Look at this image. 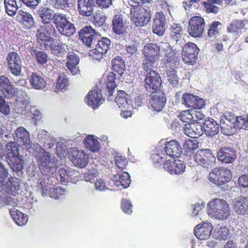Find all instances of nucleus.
I'll use <instances>...</instances> for the list:
<instances>
[{"label": "nucleus", "instance_id": "obj_1", "mask_svg": "<svg viewBox=\"0 0 248 248\" xmlns=\"http://www.w3.org/2000/svg\"><path fill=\"white\" fill-rule=\"evenodd\" d=\"M209 215L220 220L226 219L230 216L228 205L224 200L214 199L208 204Z\"/></svg>", "mask_w": 248, "mask_h": 248}, {"label": "nucleus", "instance_id": "obj_2", "mask_svg": "<svg viewBox=\"0 0 248 248\" xmlns=\"http://www.w3.org/2000/svg\"><path fill=\"white\" fill-rule=\"evenodd\" d=\"M231 170L225 167H216L209 173L208 178L213 184L220 186H224L232 179Z\"/></svg>", "mask_w": 248, "mask_h": 248}, {"label": "nucleus", "instance_id": "obj_3", "mask_svg": "<svg viewBox=\"0 0 248 248\" xmlns=\"http://www.w3.org/2000/svg\"><path fill=\"white\" fill-rule=\"evenodd\" d=\"M132 6L130 16L132 22L137 26L141 27L147 25L151 20L150 13L140 5H134L130 3Z\"/></svg>", "mask_w": 248, "mask_h": 248}, {"label": "nucleus", "instance_id": "obj_4", "mask_svg": "<svg viewBox=\"0 0 248 248\" xmlns=\"http://www.w3.org/2000/svg\"><path fill=\"white\" fill-rule=\"evenodd\" d=\"M200 49L196 44L189 42L182 47V59L183 62L188 65H193L196 63Z\"/></svg>", "mask_w": 248, "mask_h": 248}, {"label": "nucleus", "instance_id": "obj_5", "mask_svg": "<svg viewBox=\"0 0 248 248\" xmlns=\"http://www.w3.org/2000/svg\"><path fill=\"white\" fill-rule=\"evenodd\" d=\"M195 161L204 168H211L216 162V157L212 151L208 149L198 150L194 156Z\"/></svg>", "mask_w": 248, "mask_h": 248}, {"label": "nucleus", "instance_id": "obj_6", "mask_svg": "<svg viewBox=\"0 0 248 248\" xmlns=\"http://www.w3.org/2000/svg\"><path fill=\"white\" fill-rule=\"evenodd\" d=\"M205 23L204 19L200 16H192L188 22V32L194 38L202 36L204 31Z\"/></svg>", "mask_w": 248, "mask_h": 248}, {"label": "nucleus", "instance_id": "obj_7", "mask_svg": "<svg viewBox=\"0 0 248 248\" xmlns=\"http://www.w3.org/2000/svg\"><path fill=\"white\" fill-rule=\"evenodd\" d=\"M7 69L15 76H19L21 72L22 61L17 53L12 51L9 52L6 57Z\"/></svg>", "mask_w": 248, "mask_h": 248}, {"label": "nucleus", "instance_id": "obj_8", "mask_svg": "<svg viewBox=\"0 0 248 248\" xmlns=\"http://www.w3.org/2000/svg\"><path fill=\"white\" fill-rule=\"evenodd\" d=\"M110 45V40L106 37H103L98 41L95 48L91 49L89 52L90 56L93 59L100 60L106 54Z\"/></svg>", "mask_w": 248, "mask_h": 248}, {"label": "nucleus", "instance_id": "obj_9", "mask_svg": "<svg viewBox=\"0 0 248 248\" xmlns=\"http://www.w3.org/2000/svg\"><path fill=\"white\" fill-rule=\"evenodd\" d=\"M0 92L3 98L12 99L16 93V89L8 78L4 75L0 76Z\"/></svg>", "mask_w": 248, "mask_h": 248}, {"label": "nucleus", "instance_id": "obj_10", "mask_svg": "<svg viewBox=\"0 0 248 248\" xmlns=\"http://www.w3.org/2000/svg\"><path fill=\"white\" fill-rule=\"evenodd\" d=\"M182 101L186 108L191 109H201L205 105V102L203 99L188 93L183 94Z\"/></svg>", "mask_w": 248, "mask_h": 248}, {"label": "nucleus", "instance_id": "obj_11", "mask_svg": "<svg viewBox=\"0 0 248 248\" xmlns=\"http://www.w3.org/2000/svg\"><path fill=\"white\" fill-rule=\"evenodd\" d=\"M167 28L166 16L163 12L156 13L152 25L153 33L159 36L164 34Z\"/></svg>", "mask_w": 248, "mask_h": 248}, {"label": "nucleus", "instance_id": "obj_12", "mask_svg": "<svg viewBox=\"0 0 248 248\" xmlns=\"http://www.w3.org/2000/svg\"><path fill=\"white\" fill-rule=\"evenodd\" d=\"M144 81L146 89H152L154 91L158 90L162 83L160 75L156 71H151L147 73Z\"/></svg>", "mask_w": 248, "mask_h": 248}, {"label": "nucleus", "instance_id": "obj_13", "mask_svg": "<svg viewBox=\"0 0 248 248\" xmlns=\"http://www.w3.org/2000/svg\"><path fill=\"white\" fill-rule=\"evenodd\" d=\"M163 168L170 174H181L185 170L186 166L184 162L180 160L171 161L167 160L163 164Z\"/></svg>", "mask_w": 248, "mask_h": 248}, {"label": "nucleus", "instance_id": "obj_14", "mask_svg": "<svg viewBox=\"0 0 248 248\" xmlns=\"http://www.w3.org/2000/svg\"><path fill=\"white\" fill-rule=\"evenodd\" d=\"M213 230V226L210 222H204L196 226L194 230L195 236L200 240H205L209 238Z\"/></svg>", "mask_w": 248, "mask_h": 248}, {"label": "nucleus", "instance_id": "obj_15", "mask_svg": "<svg viewBox=\"0 0 248 248\" xmlns=\"http://www.w3.org/2000/svg\"><path fill=\"white\" fill-rule=\"evenodd\" d=\"M77 9L79 14L83 17H89L93 15L94 3L93 0H78Z\"/></svg>", "mask_w": 248, "mask_h": 248}, {"label": "nucleus", "instance_id": "obj_16", "mask_svg": "<svg viewBox=\"0 0 248 248\" xmlns=\"http://www.w3.org/2000/svg\"><path fill=\"white\" fill-rule=\"evenodd\" d=\"M233 210L238 214L246 215L248 214V198L240 196L234 199L232 203Z\"/></svg>", "mask_w": 248, "mask_h": 248}, {"label": "nucleus", "instance_id": "obj_17", "mask_svg": "<svg viewBox=\"0 0 248 248\" xmlns=\"http://www.w3.org/2000/svg\"><path fill=\"white\" fill-rule=\"evenodd\" d=\"M97 32L90 26L83 27L79 32V36L83 43L88 47L91 46L93 44Z\"/></svg>", "mask_w": 248, "mask_h": 248}, {"label": "nucleus", "instance_id": "obj_18", "mask_svg": "<svg viewBox=\"0 0 248 248\" xmlns=\"http://www.w3.org/2000/svg\"><path fill=\"white\" fill-rule=\"evenodd\" d=\"M143 58L158 61L160 57V46L156 44H146L143 49Z\"/></svg>", "mask_w": 248, "mask_h": 248}, {"label": "nucleus", "instance_id": "obj_19", "mask_svg": "<svg viewBox=\"0 0 248 248\" xmlns=\"http://www.w3.org/2000/svg\"><path fill=\"white\" fill-rule=\"evenodd\" d=\"M164 151L166 155L173 158L179 157L182 152V148L179 142L175 140L165 143Z\"/></svg>", "mask_w": 248, "mask_h": 248}, {"label": "nucleus", "instance_id": "obj_20", "mask_svg": "<svg viewBox=\"0 0 248 248\" xmlns=\"http://www.w3.org/2000/svg\"><path fill=\"white\" fill-rule=\"evenodd\" d=\"M217 157L223 163H232L236 158L235 152L231 148L223 147L217 152Z\"/></svg>", "mask_w": 248, "mask_h": 248}, {"label": "nucleus", "instance_id": "obj_21", "mask_svg": "<svg viewBox=\"0 0 248 248\" xmlns=\"http://www.w3.org/2000/svg\"><path fill=\"white\" fill-rule=\"evenodd\" d=\"M185 134L187 136L196 139L203 134V127L198 123L186 124L184 128Z\"/></svg>", "mask_w": 248, "mask_h": 248}, {"label": "nucleus", "instance_id": "obj_22", "mask_svg": "<svg viewBox=\"0 0 248 248\" xmlns=\"http://www.w3.org/2000/svg\"><path fill=\"white\" fill-rule=\"evenodd\" d=\"M248 24L247 19H234L228 25L227 31L236 37H238L242 33V30L245 29V26Z\"/></svg>", "mask_w": 248, "mask_h": 248}, {"label": "nucleus", "instance_id": "obj_23", "mask_svg": "<svg viewBox=\"0 0 248 248\" xmlns=\"http://www.w3.org/2000/svg\"><path fill=\"white\" fill-rule=\"evenodd\" d=\"M2 188L5 192L15 196L20 189V181L16 177L11 176L8 181L2 185Z\"/></svg>", "mask_w": 248, "mask_h": 248}, {"label": "nucleus", "instance_id": "obj_24", "mask_svg": "<svg viewBox=\"0 0 248 248\" xmlns=\"http://www.w3.org/2000/svg\"><path fill=\"white\" fill-rule=\"evenodd\" d=\"M165 64L167 69H176L179 65L178 53L175 50L170 49L164 56Z\"/></svg>", "mask_w": 248, "mask_h": 248}, {"label": "nucleus", "instance_id": "obj_25", "mask_svg": "<svg viewBox=\"0 0 248 248\" xmlns=\"http://www.w3.org/2000/svg\"><path fill=\"white\" fill-rule=\"evenodd\" d=\"M14 138L19 145H24L26 147L30 145L31 142L29 133L22 127H18L16 130Z\"/></svg>", "mask_w": 248, "mask_h": 248}, {"label": "nucleus", "instance_id": "obj_26", "mask_svg": "<svg viewBox=\"0 0 248 248\" xmlns=\"http://www.w3.org/2000/svg\"><path fill=\"white\" fill-rule=\"evenodd\" d=\"M102 79L104 80V83L106 86V91L108 93V95L109 97L112 96L115 89L117 87L115 81L116 79L115 74L113 72H109L107 75H104Z\"/></svg>", "mask_w": 248, "mask_h": 248}, {"label": "nucleus", "instance_id": "obj_27", "mask_svg": "<svg viewBox=\"0 0 248 248\" xmlns=\"http://www.w3.org/2000/svg\"><path fill=\"white\" fill-rule=\"evenodd\" d=\"M166 103V97L164 93H156L153 95L150 100L152 107L156 111H160Z\"/></svg>", "mask_w": 248, "mask_h": 248}, {"label": "nucleus", "instance_id": "obj_28", "mask_svg": "<svg viewBox=\"0 0 248 248\" xmlns=\"http://www.w3.org/2000/svg\"><path fill=\"white\" fill-rule=\"evenodd\" d=\"M71 160L73 164L80 168H84L88 164V157L83 151H73Z\"/></svg>", "mask_w": 248, "mask_h": 248}, {"label": "nucleus", "instance_id": "obj_29", "mask_svg": "<svg viewBox=\"0 0 248 248\" xmlns=\"http://www.w3.org/2000/svg\"><path fill=\"white\" fill-rule=\"evenodd\" d=\"M102 98V94L95 90L90 91L85 98V102L93 109L98 108Z\"/></svg>", "mask_w": 248, "mask_h": 248}, {"label": "nucleus", "instance_id": "obj_30", "mask_svg": "<svg viewBox=\"0 0 248 248\" xmlns=\"http://www.w3.org/2000/svg\"><path fill=\"white\" fill-rule=\"evenodd\" d=\"M203 127L206 134L212 137L218 133L220 126L217 121L212 118H208L205 120Z\"/></svg>", "mask_w": 248, "mask_h": 248}, {"label": "nucleus", "instance_id": "obj_31", "mask_svg": "<svg viewBox=\"0 0 248 248\" xmlns=\"http://www.w3.org/2000/svg\"><path fill=\"white\" fill-rule=\"evenodd\" d=\"M112 28L114 33L122 34L125 31L124 20L121 14H116L112 20Z\"/></svg>", "mask_w": 248, "mask_h": 248}, {"label": "nucleus", "instance_id": "obj_32", "mask_svg": "<svg viewBox=\"0 0 248 248\" xmlns=\"http://www.w3.org/2000/svg\"><path fill=\"white\" fill-rule=\"evenodd\" d=\"M129 173L126 171H123L121 173H117L114 175L113 181L116 186H121L124 188L128 187L130 184L131 180Z\"/></svg>", "mask_w": 248, "mask_h": 248}, {"label": "nucleus", "instance_id": "obj_33", "mask_svg": "<svg viewBox=\"0 0 248 248\" xmlns=\"http://www.w3.org/2000/svg\"><path fill=\"white\" fill-rule=\"evenodd\" d=\"M8 164L14 172H19L23 169L24 159L21 155L8 158Z\"/></svg>", "mask_w": 248, "mask_h": 248}, {"label": "nucleus", "instance_id": "obj_34", "mask_svg": "<svg viewBox=\"0 0 248 248\" xmlns=\"http://www.w3.org/2000/svg\"><path fill=\"white\" fill-rule=\"evenodd\" d=\"M38 42L41 45L43 44L44 48L48 49L49 44L53 42V39L47 33L44 31L43 27H41L38 30L36 34Z\"/></svg>", "mask_w": 248, "mask_h": 248}, {"label": "nucleus", "instance_id": "obj_35", "mask_svg": "<svg viewBox=\"0 0 248 248\" xmlns=\"http://www.w3.org/2000/svg\"><path fill=\"white\" fill-rule=\"evenodd\" d=\"M10 215L15 222L18 226L25 225L28 220V217L19 210L15 208L10 211Z\"/></svg>", "mask_w": 248, "mask_h": 248}, {"label": "nucleus", "instance_id": "obj_36", "mask_svg": "<svg viewBox=\"0 0 248 248\" xmlns=\"http://www.w3.org/2000/svg\"><path fill=\"white\" fill-rule=\"evenodd\" d=\"M30 83L33 88L36 90H42L44 89L46 83L45 78L35 73H32L29 79Z\"/></svg>", "mask_w": 248, "mask_h": 248}, {"label": "nucleus", "instance_id": "obj_37", "mask_svg": "<svg viewBox=\"0 0 248 248\" xmlns=\"http://www.w3.org/2000/svg\"><path fill=\"white\" fill-rule=\"evenodd\" d=\"M66 66L73 74H76L79 71L77 65L79 63L78 57L73 53L68 54L67 57Z\"/></svg>", "mask_w": 248, "mask_h": 248}, {"label": "nucleus", "instance_id": "obj_38", "mask_svg": "<svg viewBox=\"0 0 248 248\" xmlns=\"http://www.w3.org/2000/svg\"><path fill=\"white\" fill-rule=\"evenodd\" d=\"M166 74V80L169 85L172 88L177 87L179 84V78L176 69H167Z\"/></svg>", "mask_w": 248, "mask_h": 248}, {"label": "nucleus", "instance_id": "obj_39", "mask_svg": "<svg viewBox=\"0 0 248 248\" xmlns=\"http://www.w3.org/2000/svg\"><path fill=\"white\" fill-rule=\"evenodd\" d=\"M83 142L86 148L93 152H97L100 149L99 142L93 135L86 136Z\"/></svg>", "mask_w": 248, "mask_h": 248}, {"label": "nucleus", "instance_id": "obj_40", "mask_svg": "<svg viewBox=\"0 0 248 248\" xmlns=\"http://www.w3.org/2000/svg\"><path fill=\"white\" fill-rule=\"evenodd\" d=\"M199 143L197 140L187 139L185 140L183 146L185 155L187 156H191L195 151L198 149Z\"/></svg>", "mask_w": 248, "mask_h": 248}, {"label": "nucleus", "instance_id": "obj_41", "mask_svg": "<svg viewBox=\"0 0 248 248\" xmlns=\"http://www.w3.org/2000/svg\"><path fill=\"white\" fill-rule=\"evenodd\" d=\"M51 157L47 154H44L40 158L38 163L39 168L42 173L47 175V172L51 170Z\"/></svg>", "mask_w": 248, "mask_h": 248}, {"label": "nucleus", "instance_id": "obj_42", "mask_svg": "<svg viewBox=\"0 0 248 248\" xmlns=\"http://www.w3.org/2000/svg\"><path fill=\"white\" fill-rule=\"evenodd\" d=\"M38 14L43 23L51 22L54 18L53 10L48 7L40 8L38 11Z\"/></svg>", "mask_w": 248, "mask_h": 248}, {"label": "nucleus", "instance_id": "obj_43", "mask_svg": "<svg viewBox=\"0 0 248 248\" xmlns=\"http://www.w3.org/2000/svg\"><path fill=\"white\" fill-rule=\"evenodd\" d=\"M112 69L117 73L119 75L122 76L125 70V65L124 61L121 57L117 56L111 60Z\"/></svg>", "mask_w": 248, "mask_h": 248}, {"label": "nucleus", "instance_id": "obj_44", "mask_svg": "<svg viewBox=\"0 0 248 248\" xmlns=\"http://www.w3.org/2000/svg\"><path fill=\"white\" fill-rule=\"evenodd\" d=\"M18 16L22 19V24L26 29H29L34 26V21L30 14L20 10L18 12Z\"/></svg>", "mask_w": 248, "mask_h": 248}, {"label": "nucleus", "instance_id": "obj_45", "mask_svg": "<svg viewBox=\"0 0 248 248\" xmlns=\"http://www.w3.org/2000/svg\"><path fill=\"white\" fill-rule=\"evenodd\" d=\"M58 31L62 35L70 36L76 32V29L74 24L68 20L58 30Z\"/></svg>", "mask_w": 248, "mask_h": 248}, {"label": "nucleus", "instance_id": "obj_46", "mask_svg": "<svg viewBox=\"0 0 248 248\" xmlns=\"http://www.w3.org/2000/svg\"><path fill=\"white\" fill-rule=\"evenodd\" d=\"M229 229L225 227L220 226L219 224L215 227L213 233V236L217 239L225 240L229 235Z\"/></svg>", "mask_w": 248, "mask_h": 248}, {"label": "nucleus", "instance_id": "obj_47", "mask_svg": "<svg viewBox=\"0 0 248 248\" xmlns=\"http://www.w3.org/2000/svg\"><path fill=\"white\" fill-rule=\"evenodd\" d=\"M115 101L120 108L125 107L130 101V96L122 90L118 91Z\"/></svg>", "mask_w": 248, "mask_h": 248}, {"label": "nucleus", "instance_id": "obj_48", "mask_svg": "<svg viewBox=\"0 0 248 248\" xmlns=\"http://www.w3.org/2000/svg\"><path fill=\"white\" fill-rule=\"evenodd\" d=\"M69 85V79L63 73H59L56 85L57 92L65 90Z\"/></svg>", "mask_w": 248, "mask_h": 248}, {"label": "nucleus", "instance_id": "obj_49", "mask_svg": "<svg viewBox=\"0 0 248 248\" xmlns=\"http://www.w3.org/2000/svg\"><path fill=\"white\" fill-rule=\"evenodd\" d=\"M4 7L6 13L10 16H15L18 7L16 0H4Z\"/></svg>", "mask_w": 248, "mask_h": 248}, {"label": "nucleus", "instance_id": "obj_50", "mask_svg": "<svg viewBox=\"0 0 248 248\" xmlns=\"http://www.w3.org/2000/svg\"><path fill=\"white\" fill-rule=\"evenodd\" d=\"M68 20V18L66 14L57 12L54 14L53 23L58 30L64 23Z\"/></svg>", "mask_w": 248, "mask_h": 248}, {"label": "nucleus", "instance_id": "obj_51", "mask_svg": "<svg viewBox=\"0 0 248 248\" xmlns=\"http://www.w3.org/2000/svg\"><path fill=\"white\" fill-rule=\"evenodd\" d=\"M234 127L248 130V114L236 117Z\"/></svg>", "mask_w": 248, "mask_h": 248}, {"label": "nucleus", "instance_id": "obj_52", "mask_svg": "<svg viewBox=\"0 0 248 248\" xmlns=\"http://www.w3.org/2000/svg\"><path fill=\"white\" fill-rule=\"evenodd\" d=\"M157 61V60L143 58L142 62L143 69L147 73L151 72V71H156L153 69L156 67V62Z\"/></svg>", "mask_w": 248, "mask_h": 248}, {"label": "nucleus", "instance_id": "obj_53", "mask_svg": "<svg viewBox=\"0 0 248 248\" xmlns=\"http://www.w3.org/2000/svg\"><path fill=\"white\" fill-rule=\"evenodd\" d=\"M221 23L219 21H213L209 25L207 31V35L209 37L216 38L219 33L218 26H221Z\"/></svg>", "mask_w": 248, "mask_h": 248}, {"label": "nucleus", "instance_id": "obj_54", "mask_svg": "<svg viewBox=\"0 0 248 248\" xmlns=\"http://www.w3.org/2000/svg\"><path fill=\"white\" fill-rule=\"evenodd\" d=\"M183 28L178 24H174L171 29L170 35L176 41H178L182 38Z\"/></svg>", "mask_w": 248, "mask_h": 248}, {"label": "nucleus", "instance_id": "obj_55", "mask_svg": "<svg viewBox=\"0 0 248 248\" xmlns=\"http://www.w3.org/2000/svg\"><path fill=\"white\" fill-rule=\"evenodd\" d=\"M232 123L227 116H224L220 120V125L221 131L226 135H229L230 130L232 129Z\"/></svg>", "mask_w": 248, "mask_h": 248}, {"label": "nucleus", "instance_id": "obj_56", "mask_svg": "<svg viewBox=\"0 0 248 248\" xmlns=\"http://www.w3.org/2000/svg\"><path fill=\"white\" fill-rule=\"evenodd\" d=\"M35 59L37 63L41 65L46 64L48 61V56L46 53L44 51L34 50Z\"/></svg>", "mask_w": 248, "mask_h": 248}, {"label": "nucleus", "instance_id": "obj_57", "mask_svg": "<svg viewBox=\"0 0 248 248\" xmlns=\"http://www.w3.org/2000/svg\"><path fill=\"white\" fill-rule=\"evenodd\" d=\"M6 149L8 154V158L20 155L19 149L16 145V143L13 141L8 142L6 145Z\"/></svg>", "mask_w": 248, "mask_h": 248}, {"label": "nucleus", "instance_id": "obj_58", "mask_svg": "<svg viewBox=\"0 0 248 248\" xmlns=\"http://www.w3.org/2000/svg\"><path fill=\"white\" fill-rule=\"evenodd\" d=\"M15 202L11 197H9L6 192L0 191V207L7 205H14Z\"/></svg>", "mask_w": 248, "mask_h": 248}, {"label": "nucleus", "instance_id": "obj_59", "mask_svg": "<svg viewBox=\"0 0 248 248\" xmlns=\"http://www.w3.org/2000/svg\"><path fill=\"white\" fill-rule=\"evenodd\" d=\"M49 49H50L51 52L54 55H62V54H64L66 52L65 46L63 44H59L57 45H53L52 43L51 44H49Z\"/></svg>", "mask_w": 248, "mask_h": 248}, {"label": "nucleus", "instance_id": "obj_60", "mask_svg": "<svg viewBox=\"0 0 248 248\" xmlns=\"http://www.w3.org/2000/svg\"><path fill=\"white\" fill-rule=\"evenodd\" d=\"M107 17L105 15L100 13L96 14L93 17V22L95 27H102L106 23Z\"/></svg>", "mask_w": 248, "mask_h": 248}, {"label": "nucleus", "instance_id": "obj_61", "mask_svg": "<svg viewBox=\"0 0 248 248\" xmlns=\"http://www.w3.org/2000/svg\"><path fill=\"white\" fill-rule=\"evenodd\" d=\"M178 117L181 121L187 124H190L194 121L193 115L190 113V110L182 111L178 115Z\"/></svg>", "mask_w": 248, "mask_h": 248}, {"label": "nucleus", "instance_id": "obj_62", "mask_svg": "<svg viewBox=\"0 0 248 248\" xmlns=\"http://www.w3.org/2000/svg\"><path fill=\"white\" fill-rule=\"evenodd\" d=\"M203 10L208 14H217L219 12V7L213 3L208 2V1L202 3Z\"/></svg>", "mask_w": 248, "mask_h": 248}, {"label": "nucleus", "instance_id": "obj_63", "mask_svg": "<svg viewBox=\"0 0 248 248\" xmlns=\"http://www.w3.org/2000/svg\"><path fill=\"white\" fill-rule=\"evenodd\" d=\"M116 166L121 170H124L128 164L126 158L122 155H117L115 158Z\"/></svg>", "mask_w": 248, "mask_h": 248}, {"label": "nucleus", "instance_id": "obj_64", "mask_svg": "<svg viewBox=\"0 0 248 248\" xmlns=\"http://www.w3.org/2000/svg\"><path fill=\"white\" fill-rule=\"evenodd\" d=\"M71 173V171H67L64 168H61L59 170L60 181L62 184H65L71 179L70 177Z\"/></svg>", "mask_w": 248, "mask_h": 248}]
</instances>
